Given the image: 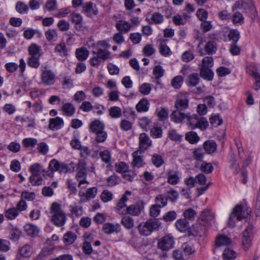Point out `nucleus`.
<instances>
[{"label": "nucleus", "mask_w": 260, "mask_h": 260, "mask_svg": "<svg viewBox=\"0 0 260 260\" xmlns=\"http://www.w3.org/2000/svg\"><path fill=\"white\" fill-rule=\"evenodd\" d=\"M186 124L191 129L198 128L202 131L206 129L209 126L207 120L197 114L190 115L188 113L186 118Z\"/></svg>", "instance_id": "nucleus-1"}, {"label": "nucleus", "mask_w": 260, "mask_h": 260, "mask_svg": "<svg viewBox=\"0 0 260 260\" xmlns=\"http://www.w3.org/2000/svg\"><path fill=\"white\" fill-rule=\"evenodd\" d=\"M52 213V221L57 226L63 225L67 220L65 214L61 210V205L57 203L52 204L50 207Z\"/></svg>", "instance_id": "nucleus-2"}, {"label": "nucleus", "mask_w": 260, "mask_h": 260, "mask_svg": "<svg viewBox=\"0 0 260 260\" xmlns=\"http://www.w3.org/2000/svg\"><path fill=\"white\" fill-rule=\"evenodd\" d=\"M251 213L250 208H242L240 205H237L233 209V212L230 215L228 221L229 227L233 228L235 225V219L238 220H241L247 218Z\"/></svg>", "instance_id": "nucleus-3"}, {"label": "nucleus", "mask_w": 260, "mask_h": 260, "mask_svg": "<svg viewBox=\"0 0 260 260\" xmlns=\"http://www.w3.org/2000/svg\"><path fill=\"white\" fill-rule=\"evenodd\" d=\"M93 56L89 60L90 64L93 67L99 66L102 60L105 61L110 58L111 53L108 50L99 47H95L92 51Z\"/></svg>", "instance_id": "nucleus-4"}, {"label": "nucleus", "mask_w": 260, "mask_h": 260, "mask_svg": "<svg viewBox=\"0 0 260 260\" xmlns=\"http://www.w3.org/2000/svg\"><path fill=\"white\" fill-rule=\"evenodd\" d=\"M161 223L156 219H148L146 222H141L138 226V230L141 235H150L154 230H158Z\"/></svg>", "instance_id": "nucleus-5"}, {"label": "nucleus", "mask_w": 260, "mask_h": 260, "mask_svg": "<svg viewBox=\"0 0 260 260\" xmlns=\"http://www.w3.org/2000/svg\"><path fill=\"white\" fill-rule=\"evenodd\" d=\"M75 165L74 162L67 164L61 162L55 159H52L49 162V169L54 170L59 173H72L74 172Z\"/></svg>", "instance_id": "nucleus-6"}, {"label": "nucleus", "mask_w": 260, "mask_h": 260, "mask_svg": "<svg viewBox=\"0 0 260 260\" xmlns=\"http://www.w3.org/2000/svg\"><path fill=\"white\" fill-rule=\"evenodd\" d=\"M174 238L169 234L158 240L157 247L162 251H168L174 247Z\"/></svg>", "instance_id": "nucleus-7"}, {"label": "nucleus", "mask_w": 260, "mask_h": 260, "mask_svg": "<svg viewBox=\"0 0 260 260\" xmlns=\"http://www.w3.org/2000/svg\"><path fill=\"white\" fill-rule=\"evenodd\" d=\"M189 99L187 94L180 93L177 94L174 106L176 109L184 110L187 109Z\"/></svg>", "instance_id": "nucleus-8"}, {"label": "nucleus", "mask_w": 260, "mask_h": 260, "mask_svg": "<svg viewBox=\"0 0 260 260\" xmlns=\"http://www.w3.org/2000/svg\"><path fill=\"white\" fill-rule=\"evenodd\" d=\"M203 41H201L198 45V48L199 49V52L201 55L210 54L215 53L217 47L216 43L213 41L208 42L205 45L204 48L201 47Z\"/></svg>", "instance_id": "nucleus-9"}, {"label": "nucleus", "mask_w": 260, "mask_h": 260, "mask_svg": "<svg viewBox=\"0 0 260 260\" xmlns=\"http://www.w3.org/2000/svg\"><path fill=\"white\" fill-rule=\"evenodd\" d=\"M207 226L199 220L190 227L189 232L194 236L202 237L206 235L207 231Z\"/></svg>", "instance_id": "nucleus-10"}, {"label": "nucleus", "mask_w": 260, "mask_h": 260, "mask_svg": "<svg viewBox=\"0 0 260 260\" xmlns=\"http://www.w3.org/2000/svg\"><path fill=\"white\" fill-rule=\"evenodd\" d=\"M55 81V75L50 70L45 69L42 70L41 82L44 85L48 86L54 84Z\"/></svg>", "instance_id": "nucleus-11"}, {"label": "nucleus", "mask_w": 260, "mask_h": 260, "mask_svg": "<svg viewBox=\"0 0 260 260\" xmlns=\"http://www.w3.org/2000/svg\"><path fill=\"white\" fill-rule=\"evenodd\" d=\"M144 203L143 201L137 202L135 204L127 207L126 214L134 216H139L144 210Z\"/></svg>", "instance_id": "nucleus-12"}, {"label": "nucleus", "mask_w": 260, "mask_h": 260, "mask_svg": "<svg viewBox=\"0 0 260 260\" xmlns=\"http://www.w3.org/2000/svg\"><path fill=\"white\" fill-rule=\"evenodd\" d=\"M98 192V189L95 187L88 188L86 192L80 190L79 191V196L80 197V201L82 203H85L91 199L95 198Z\"/></svg>", "instance_id": "nucleus-13"}, {"label": "nucleus", "mask_w": 260, "mask_h": 260, "mask_svg": "<svg viewBox=\"0 0 260 260\" xmlns=\"http://www.w3.org/2000/svg\"><path fill=\"white\" fill-rule=\"evenodd\" d=\"M252 230L253 226L250 225L247 226L246 229L242 233V242L244 248L245 250L248 249L251 246Z\"/></svg>", "instance_id": "nucleus-14"}, {"label": "nucleus", "mask_w": 260, "mask_h": 260, "mask_svg": "<svg viewBox=\"0 0 260 260\" xmlns=\"http://www.w3.org/2000/svg\"><path fill=\"white\" fill-rule=\"evenodd\" d=\"M139 146L138 151L144 152L149 148L152 145V141L149 136L145 133H142L139 135Z\"/></svg>", "instance_id": "nucleus-15"}, {"label": "nucleus", "mask_w": 260, "mask_h": 260, "mask_svg": "<svg viewBox=\"0 0 260 260\" xmlns=\"http://www.w3.org/2000/svg\"><path fill=\"white\" fill-rule=\"evenodd\" d=\"M199 220L207 226L211 225L215 221L214 214L210 210L205 209L202 212Z\"/></svg>", "instance_id": "nucleus-16"}, {"label": "nucleus", "mask_w": 260, "mask_h": 260, "mask_svg": "<svg viewBox=\"0 0 260 260\" xmlns=\"http://www.w3.org/2000/svg\"><path fill=\"white\" fill-rule=\"evenodd\" d=\"M167 181L171 185H176L180 181V174L177 169L169 170L166 174Z\"/></svg>", "instance_id": "nucleus-17"}, {"label": "nucleus", "mask_w": 260, "mask_h": 260, "mask_svg": "<svg viewBox=\"0 0 260 260\" xmlns=\"http://www.w3.org/2000/svg\"><path fill=\"white\" fill-rule=\"evenodd\" d=\"M182 111L178 109L174 110L170 115L171 120L176 123H182L185 119H186L188 114V113H185Z\"/></svg>", "instance_id": "nucleus-18"}, {"label": "nucleus", "mask_w": 260, "mask_h": 260, "mask_svg": "<svg viewBox=\"0 0 260 260\" xmlns=\"http://www.w3.org/2000/svg\"><path fill=\"white\" fill-rule=\"evenodd\" d=\"M82 12L89 17L96 15L98 13L96 6L91 2L86 3L82 6Z\"/></svg>", "instance_id": "nucleus-19"}, {"label": "nucleus", "mask_w": 260, "mask_h": 260, "mask_svg": "<svg viewBox=\"0 0 260 260\" xmlns=\"http://www.w3.org/2000/svg\"><path fill=\"white\" fill-rule=\"evenodd\" d=\"M141 152L135 151L132 153L133 161L132 165L134 168H139L142 167L145 164L143 156L141 154Z\"/></svg>", "instance_id": "nucleus-20"}, {"label": "nucleus", "mask_w": 260, "mask_h": 260, "mask_svg": "<svg viewBox=\"0 0 260 260\" xmlns=\"http://www.w3.org/2000/svg\"><path fill=\"white\" fill-rule=\"evenodd\" d=\"M63 120L61 118L56 117L50 119L48 127L51 130H57L63 126Z\"/></svg>", "instance_id": "nucleus-21"}, {"label": "nucleus", "mask_w": 260, "mask_h": 260, "mask_svg": "<svg viewBox=\"0 0 260 260\" xmlns=\"http://www.w3.org/2000/svg\"><path fill=\"white\" fill-rule=\"evenodd\" d=\"M89 128L91 132L95 134L105 130V125L100 120H95L90 122Z\"/></svg>", "instance_id": "nucleus-22"}, {"label": "nucleus", "mask_w": 260, "mask_h": 260, "mask_svg": "<svg viewBox=\"0 0 260 260\" xmlns=\"http://www.w3.org/2000/svg\"><path fill=\"white\" fill-rule=\"evenodd\" d=\"M61 111L64 116L71 117L75 113L76 108L71 103H67L62 105Z\"/></svg>", "instance_id": "nucleus-23"}, {"label": "nucleus", "mask_w": 260, "mask_h": 260, "mask_svg": "<svg viewBox=\"0 0 260 260\" xmlns=\"http://www.w3.org/2000/svg\"><path fill=\"white\" fill-rule=\"evenodd\" d=\"M116 28L119 32L127 33L133 27V25L127 21L119 20L116 24Z\"/></svg>", "instance_id": "nucleus-24"}, {"label": "nucleus", "mask_w": 260, "mask_h": 260, "mask_svg": "<svg viewBox=\"0 0 260 260\" xmlns=\"http://www.w3.org/2000/svg\"><path fill=\"white\" fill-rule=\"evenodd\" d=\"M175 226L179 232L182 233L190 231V229L189 222L184 218L177 220L175 223Z\"/></svg>", "instance_id": "nucleus-25"}, {"label": "nucleus", "mask_w": 260, "mask_h": 260, "mask_svg": "<svg viewBox=\"0 0 260 260\" xmlns=\"http://www.w3.org/2000/svg\"><path fill=\"white\" fill-rule=\"evenodd\" d=\"M75 177L78 181V187L81 189L84 188L86 186H83V185L88 184V182L87 181V172H77Z\"/></svg>", "instance_id": "nucleus-26"}, {"label": "nucleus", "mask_w": 260, "mask_h": 260, "mask_svg": "<svg viewBox=\"0 0 260 260\" xmlns=\"http://www.w3.org/2000/svg\"><path fill=\"white\" fill-rule=\"evenodd\" d=\"M89 54L88 50L84 47L77 49L75 51L76 57L80 61L85 60L88 57Z\"/></svg>", "instance_id": "nucleus-27"}, {"label": "nucleus", "mask_w": 260, "mask_h": 260, "mask_svg": "<svg viewBox=\"0 0 260 260\" xmlns=\"http://www.w3.org/2000/svg\"><path fill=\"white\" fill-rule=\"evenodd\" d=\"M149 102L146 98H143L136 105V108L139 112H145L148 111Z\"/></svg>", "instance_id": "nucleus-28"}, {"label": "nucleus", "mask_w": 260, "mask_h": 260, "mask_svg": "<svg viewBox=\"0 0 260 260\" xmlns=\"http://www.w3.org/2000/svg\"><path fill=\"white\" fill-rule=\"evenodd\" d=\"M19 251L22 256L29 257L34 252L32 245L25 244L19 249Z\"/></svg>", "instance_id": "nucleus-29"}, {"label": "nucleus", "mask_w": 260, "mask_h": 260, "mask_svg": "<svg viewBox=\"0 0 260 260\" xmlns=\"http://www.w3.org/2000/svg\"><path fill=\"white\" fill-rule=\"evenodd\" d=\"M232 241L230 238L226 236L220 235L217 237L215 240V245L217 247L222 246H228L230 245Z\"/></svg>", "instance_id": "nucleus-30"}, {"label": "nucleus", "mask_w": 260, "mask_h": 260, "mask_svg": "<svg viewBox=\"0 0 260 260\" xmlns=\"http://www.w3.org/2000/svg\"><path fill=\"white\" fill-rule=\"evenodd\" d=\"M76 239V235L73 232L69 231L64 235L63 241L66 245H69L73 244Z\"/></svg>", "instance_id": "nucleus-31"}, {"label": "nucleus", "mask_w": 260, "mask_h": 260, "mask_svg": "<svg viewBox=\"0 0 260 260\" xmlns=\"http://www.w3.org/2000/svg\"><path fill=\"white\" fill-rule=\"evenodd\" d=\"M54 51L60 56L64 57L68 55V49L64 42L60 43L56 45L54 48Z\"/></svg>", "instance_id": "nucleus-32"}, {"label": "nucleus", "mask_w": 260, "mask_h": 260, "mask_svg": "<svg viewBox=\"0 0 260 260\" xmlns=\"http://www.w3.org/2000/svg\"><path fill=\"white\" fill-rule=\"evenodd\" d=\"M24 229L28 235L35 237L38 235L39 229L36 225L31 224H26L24 226Z\"/></svg>", "instance_id": "nucleus-33"}, {"label": "nucleus", "mask_w": 260, "mask_h": 260, "mask_svg": "<svg viewBox=\"0 0 260 260\" xmlns=\"http://www.w3.org/2000/svg\"><path fill=\"white\" fill-rule=\"evenodd\" d=\"M121 224L127 229H132L134 225V219L129 216L123 215L121 220Z\"/></svg>", "instance_id": "nucleus-34"}, {"label": "nucleus", "mask_w": 260, "mask_h": 260, "mask_svg": "<svg viewBox=\"0 0 260 260\" xmlns=\"http://www.w3.org/2000/svg\"><path fill=\"white\" fill-rule=\"evenodd\" d=\"M204 148L206 152L209 154L213 153L216 149L217 145L213 140H208L204 142Z\"/></svg>", "instance_id": "nucleus-35"}, {"label": "nucleus", "mask_w": 260, "mask_h": 260, "mask_svg": "<svg viewBox=\"0 0 260 260\" xmlns=\"http://www.w3.org/2000/svg\"><path fill=\"white\" fill-rule=\"evenodd\" d=\"M247 71L254 79H258V76H260L258 72L257 67L253 62L250 63L247 66Z\"/></svg>", "instance_id": "nucleus-36"}, {"label": "nucleus", "mask_w": 260, "mask_h": 260, "mask_svg": "<svg viewBox=\"0 0 260 260\" xmlns=\"http://www.w3.org/2000/svg\"><path fill=\"white\" fill-rule=\"evenodd\" d=\"M29 170L31 175H40L44 171V167L40 163H35L29 167Z\"/></svg>", "instance_id": "nucleus-37"}, {"label": "nucleus", "mask_w": 260, "mask_h": 260, "mask_svg": "<svg viewBox=\"0 0 260 260\" xmlns=\"http://www.w3.org/2000/svg\"><path fill=\"white\" fill-rule=\"evenodd\" d=\"M71 215L73 217H79L83 215V209L80 205L71 206Z\"/></svg>", "instance_id": "nucleus-38"}, {"label": "nucleus", "mask_w": 260, "mask_h": 260, "mask_svg": "<svg viewBox=\"0 0 260 260\" xmlns=\"http://www.w3.org/2000/svg\"><path fill=\"white\" fill-rule=\"evenodd\" d=\"M185 139L190 144H194L198 143V142L200 140V137L196 132L191 131L186 134Z\"/></svg>", "instance_id": "nucleus-39"}, {"label": "nucleus", "mask_w": 260, "mask_h": 260, "mask_svg": "<svg viewBox=\"0 0 260 260\" xmlns=\"http://www.w3.org/2000/svg\"><path fill=\"white\" fill-rule=\"evenodd\" d=\"M71 22L76 26L81 27L83 22V17L81 15L78 13L73 12L71 15Z\"/></svg>", "instance_id": "nucleus-40"}, {"label": "nucleus", "mask_w": 260, "mask_h": 260, "mask_svg": "<svg viewBox=\"0 0 260 260\" xmlns=\"http://www.w3.org/2000/svg\"><path fill=\"white\" fill-rule=\"evenodd\" d=\"M201 76L207 80H212L213 77V73L210 68H201L200 71Z\"/></svg>", "instance_id": "nucleus-41"}, {"label": "nucleus", "mask_w": 260, "mask_h": 260, "mask_svg": "<svg viewBox=\"0 0 260 260\" xmlns=\"http://www.w3.org/2000/svg\"><path fill=\"white\" fill-rule=\"evenodd\" d=\"M222 255L224 260H234L237 257L236 253L230 248L224 249Z\"/></svg>", "instance_id": "nucleus-42"}, {"label": "nucleus", "mask_w": 260, "mask_h": 260, "mask_svg": "<svg viewBox=\"0 0 260 260\" xmlns=\"http://www.w3.org/2000/svg\"><path fill=\"white\" fill-rule=\"evenodd\" d=\"M150 20L154 24H161L164 20V16L159 12H154L152 14Z\"/></svg>", "instance_id": "nucleus-43"}, {"label": "nucleus", "mask_w": 260, "mask_h": 260, "mask_svg": "<svg viewBox=\"0 0 260 260\" xmlns=\"http://www.w3.org/2000/svg\"><path fill=\"white\" fill-rule=\"evenodd\" d=\"M232 21L235 24H242L244 23V18L242 13L235 12L232 17Z\"/></svg>", "instance_id": "nucleus-44"}, {"label": "nucleus", "mask_w": 260, "mask_h": 260, "mask_svg": "<svg viewBox=\"0 0 260 260\" xmlns=\"http://www.w3.org/2000/svg\"><path fill=\"white\" fill-rule=\"evenodd\" d=\"M117 228L116 227L115 225L112 223H105L103 226V230L105 233L107 234H111L114 232H117L118 230H117Z\"/></svg>", "instance_id": "nucleus-45"}, {"label": "nucleus", "mask_w": 260, "mask_h": 260, "mask_svg": "<svg viewBox=\"0 0 260 260\" xmlns=\"http://www.w3.org/2000/svg\"><path fill=\"white\" fill-rule=\"evenodd\" d=\"M18 214L19 212L16 208H9L6 210L5 213V216L9 220L14 219Z\"/></svg>", "instance_id": "nucleus-46"}, {"label": "nucleus", "mask_w": 260, "mask_h": 260, "mask_svg": "<svg viewBox=\"0 0 260 260\" xmlns=\"http://www.w3.org/2000/svg\"><path fill=\"white\" fill-rule=\"evenodd\" d=\"M159 52L162 55L167 56L171 54L170 48L166 45L164 40L161 41L159 45Z\"/></svg>", "instance_id": "nucleus-47"}, {"label": "nucleus", "mask_w": 260, "mask_h": 260, "mask_svg": "<svg viewBox=\"0 0 260 260\" xmlns=\"http://www.w3.org/2000/svg\"><path fill=\"white\" fill-rule=\"evenodd\" d=\"M41 47L36 44H31L28 47V53L30 56H40Z\"/></svg>", "instance_id": "nucleus-48"}, {"label": "nucleus", "mask_w": 260, "mask_h": 260, "mask_svg": "<svg viewBox=\"0 0 260 260\" xmlns=\"http://www.w3.org/2000/svg\"><path fill=\"white\" fill-rule=\"evenodd\" d=\"M38 141L33 138H25L22 140V144L25 148L34 147L37 144Z\"/></svg>", "instance_id": "nucleus-49"}, {"label": "nucleus", "mask_w": 260, "mask_h": 260, "mask_svg": "<svg viewBox=\"0 0 260 260\" xmlns=\"http://www.w3.org/2000/svg\"><path fill=\"white\" fill-rule=\"evenodd\" d=\"M156 113L160 121L165 120L168 117L169 112L166 108H160V109H156Z\"/></svg>", "instance_id": "nucleus-50"}, {"label": "nucleus", "mask_w": 260, "mask_h": 260, "mask_svg": "<svg viewBox=\"0 0 260 260\" xmlns=\"http://www.w3.org/2000/svg\"><path fill=\"white\" fill-rule=\"evenodd\" d=\"M230 41L236 43L240 38V32L237 29H231L228 35Z\"/></svg>", "instance_id": "nucleus-51"}, {"label": "nucleus", "mask_w": 260, "mask_h": 260, "mask_svg": "<svg viewBox=\"0 0 260 260\" xmlns=\"http://www.w3.org/2000/svg\"><path fill=\"white\" fill-rule=\"evenodd\" d=\"M45 35L46 39L49 42H54L56 41L57 39V34L55 30L54 29H49L47 30Z\"/></svg>", "instance_id": "nucleus-52"}, {"label": "nucleus", "mask_w": 260, "mask_h": 260, "mask_svg": "<svg viewBox=\"0 0 260 260\" xmlns=\"http://www.w3.org/2000/svg\"><path fill=\"white\" fill-rule=\"evenodd\" d=\"M151 161L152 164L156 167L159 168L164 163V160L161 155L158 154H154L152 156Z\"/></svg>", "instance_id": "nucleus-53"}, {"label": "nucleus", "mask_w": 260, "mask_h": 260, "mask_svg": "<svg viewBox=\"0 0 260 260\" xmlns=\"http://www.w3.org/2000/svg\"><path fill=\"white\" fill-rule=\"evenodd\" d=\"M115 170L117 172L119 173H123L128 171L129 167L124 162L121 161L118 163H116L115 165Z\"/></svg>", "instance_id": "nucleus-54"}, {"label": "nucleus", "mask_w": 260, "mask_h": 260, "mask_svg": "<svg viewBox=\"0 0 260 260\" xmlns=\"http://www.w3.org/2000/svg\"><path fill=\"white\" fill-rule=\"evenodd\" d=\"M100 156L102 160L106 164H108L111 161V154L109 150H105L100 152Z\"/></svg>", "instance_id": "nucleus-55"}, {"label": "nucleus", "mask_w": 260, "mask_h": 260, "mask_svg": "<svg viewBox=\"0 0 260 260\" xmlns=\"http://www.w3.org/2000/svg\"><path fill=\"white\" fill-rule=\"evenodd\" d=\"M40 56H31L28 58L27 64L28 65L34 68H38L40 66L39 61Z\"/></svg>", "instance_id": "nucleus-56"}, {"label": "nucleus", "mask_w": 260, "mask_h": 260, "mask_svg": "<svg viewBox=\"0 0 260 260\" xmlns=\"http://www.w3.org/2000/svg\"><path fill=\"white\" fill-rule=\"evenodd\" d=\"M117 212L121 215H126L127 212V206L125 203L119 201L116 207Z\"/></svg>", "instance_id": "nucleus-57"}, {"label": "nucleus", "mask_w": 260, "mask_h": 260, "mask_svg": "<svg viewBox=\"0 0 260 260\" xmlns=\"http://www.w3.org/2000/svg\"><path fill=\"white\" fill-rule=\"evenodd\" d=\"M43 179L40 175H31L29 177V182L32 185H40L42 184Z\"/></svg>", "instance_id": "nucleus-58"}, {"label": "nucleus", "mask_w": 260, "mask_h": 260, "mask_svg": "<svg viewBox=\"0 0 260 260\" xmlns=\"http://www.w3.org/2000/svg\"><path fill=\"white\" fill-rule=\"evenodd\" d=\"M120 179L116 175H112L107 179L108 186L112 187L116 185L120 181Z\"/></svg>", "instance_id": "nucleus-59"}, {"label": "nucleus", "mask_w": 260, "mask_h": 260, "mask_svg": "<svg viewBox=\"0 0 260 260\" xmlns=\"http://www.w3.org/2000/svg\"><path fill=\"white\" fill-rule=\"evenodd\" d=\"M169 138L173 141H181L183 136L178 134L175 129H171L168 132Z\"/></svg>", "instance_id": "nucleus-60"}, {"label": "nucleus", "mask_w": 260, "mask_h": 260, "mask_svg": "<svg viewBox=\"0 0 260 260\" xmlns=\"http://www.w3.org/2000/svg\"><path fill=\"white\" fill-rule=\"evenodd\" d=\"M151 136L154 138H160L162 137V131L160 127L154 126L150 131Z\"/></svg>", "instance_id": "nucleus-61"}, {"label": "nucleus", "mask_w": 260, "mask_h": 260, "mask_svg": "<svg viewBox=\"0 0 260 260\" xmlns=\"http://www.w3.org/2000/svg\"><path fill=\"white\" fill-rule=\"evenodd\" d=\"M67 188L72 193H76L77 189L76 188V183L72 179H68L66 181Z\"/></svg>", "instance_id": "nucleus-62"}, {"label": "nucleus", "mask_w": 260, "mask_h": 260, "mask_svg": "<svg viewBox=\"0 0 260 260\" xmlns=\"http://www.w3.org/2000/svg\"><path fill=\"white\" fill-rule=\"evenodd\" d=\"M168 198L162 194H159L155 198L156 205L160 208L165 206L167 204Z\"/></svg>", "instance_id": "nucleus-63"}, {"label": "nucleus", "mask_w": 260, "mask_h": 260, "mask_svg": "<svg viewBox=\"0 0 260 260\" xmlns=\"http://www.w3.org/2000/svg\"><path fill=\"white\" fill-rule=\"evenodd\" d=\"M50 254V252L49 249L48 248H44L37 256L35 260H46Z\"/></svg>", "instance_id": "nucleus-64"}]
</instances>
